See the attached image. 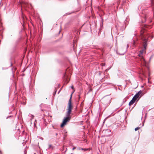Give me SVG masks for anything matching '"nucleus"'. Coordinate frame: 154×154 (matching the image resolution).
Returning a JSON list of instances; mask_svg holds the SVG:
<instances>
[{
	"label": "nucleus",
	"instance_id": "nucleus-11",
	"mask_svg": "<svg viewBox=\"0 0 154 154\" xmlns=\"http://www.w3.org/2000/svg\"><path fill=\"white\" fill-rule=\"evenodd\" d=\"M75 149V147H73V148L72 149V150H74Z\"/></svg>",
	"mask_w": 154,
	"mask_h": 154
},
{
	"label": "nucleus",
	"instance_id": "nucleus-5",
	"mask_svg": "<svg viewBox=\"0 0 154 154\" xmlns=\"http://www.w3.org/2000/svg\"><path fill=\"white\" fill-rule=\"evenodd\" d=\"M144 45H143V46H144V49H146V46H147V44H146V42H147V40L146 39H144Z\"/></svg>",
	"mask_w": 154,
	"mask_h": 154
},
{
	"label": "nucleus",
	"instance_id": "nucleus-15",
	"mask_svg": "<svg viewBox=\"0 0 154 154\" xmlns=\"http://www.w3.org/2000/svg\"><path fill=\"white\" fill-rule=\"evenodd\" d=\"M57 134H56V135H57Z\"/></svg>",
	"mask_w": 154,
	"mask_h": 154
},
{
	"label": "nucleus",
	"instance_id": "nucleus-12",
	"mask_svg": "<svg viewBox=\"0 0 154 154\" xmlns=\"http://www.w3.org/2000/svg\"><path fill=\"white\" fill-rule=\"evenodd\" d=\"M71 88H72V89H73V86H71Z\"/></svg>",
	"mask_w": 154,
	"mask_h": 154
},
{
	"label": "nucleus",
	"instance_id": "nucleus-6",
	"mask_svg": "<svg viewBox=\"0 0 154 154\" xmlns=\"http://www.w3.org/2000/svg\"><path fill=\"white\" fill-rule=\"evenodd\" d=\"M48 149H53V147L51 145L49 144Z\"/></svg>",
	"mask_w": 154,
	"mask_h": 154
},
{
	"label": "nucleus",
	"instance_id": "nucleus-10",
	"mask_svg": "<svg viewBox=\"0 0 154 154\" xmlns=\"http://www.w3.org/2000/svg\"><path fill=\"white\" fill-rule=\"evenodd\" d=\"M139 127H137V128H135V131H137V130H138V129H139Z\"/></svg>",
	"mask_w": 154,
	"mask_h": 154
},
{
	"label": "nucleus",
	"instance_id": "nucleus-1",
	"mask_svg": "<svg viewBox=\"0 0 154 154\" xmlns=\"http://www.w3.org/2000/svg\"><path fill=\"white\" fill-rule=\"evenodd\" d=\"M71 99H72V95L71 96L70 98L69 99L68 103V111L66 113V117L64 118L63 120L62 124L61 125V127L62 128L65 125H66L67 122H69L70 119V115L71 112V110L72 107V105L71 103Z\"/></svg>",
	"mask_w": 154,
	"mask_h": 154
},
{
	"label": "nucleus",
	"instance_id": "nucleus-14",
	"mask_svg": "<svg viewBox=\"0 0 154 154\" xmlns=\"http://www.w3.org/2000/svg\"><path fill=\"white\" fill-rule=\"evenodd\" d=\"M0 154H1V151H0Z\"/></svg>",
	"mask_w": 154,
	"mask_h": 154
},
{
	"label": "nucleus",
	"instance_id": "nucleus-8",
	"mask_svg": "<svg viewBox=\"0 0 154 154\" xmlns=\"http://www.w3.org/2000/svg\"><path fill=\"white\" fill-rule=\"evenodd\" d=\"M79 149L81 150H84V151H86L88 150V149H84V148H79Z\"/></svg>",
	"mask_w": 154,
	"mask_h": 154
},
{
	"label": "nucleus",
	"instance_id": "nucleus-4",
	"mask_svg": "<svg viewBox=\"0 0 154 154\" xmlns=\"http://www.w3.org/2000/svg\"><path fill=\"white\" fill-rule=\"evenodd\" d=\"M136 100L134 99L133 98L132 100L130 101V102L129 103V105H131L133 104L134 102Z\"/></svg>",
	"mask_w": 154,
	"mask_h": 154
},
{
	"label": "nucleus",
	"instance_id": "nucleus-2",
	"mask_svg": "<svg viewBox=\"0 0 154 154\" xmlns=\"http://www.w3.org/2000/svg\"><path fill=\"white\" fill-rule=\"evenodd\" d=\"M143 52V50L140 51V53L138 55L139 57L138 60L139 61H138V62L139 63L141 62L143 65H145L146 64V62L142 56Z\"/></svg>",
	"mask_w": 154,
	"mask_h": 154
},
{
	"label": "nucleus",
	"instance_id": "nucleus-9",
	"mask_svg": "<svg viewBox=\"0 0 154 154\" xmlns=\"http://www.w3.org/2000/svg\"><path fill=\"white\" fill-rule=\"evenodd\" d=\"M101 65L102 66H104L105 65V63H102L101 64Z\"/></svg>",
	"mask_w": 154,
	"mask_h": 154
},
{
	"label": "nucleus",
	"instance_id": "nucleus-7",
	"mask_svg": "<svg viewBox=\"0 0 154 154\" xmlns=\"http://www.w3.org/2000/svg\"><path fill=\"white\" fill-rule=\"evenodd\" d=\"M126 50H124L122 52V53H119V54L120 55H124V54H125V53L126 52Z\"/></svg>",
	"mask_w": 154,
	"mask_h": 154
},
{
	"label": "nucleus",
	"instance_id": "nucleus-3",
	"mask_svg": "<svg viewBox=\"0 0 154 154\" xmlns=\"http://www.w3.org/2000/svg\"><path fill=\"white\" fill-rule=\"evenodd\" d=\"M142 91L140 90V91L133 97L136 100L137 98L140 97V98L141 96L142 95Z\"/></svg>",
	"mask_w": 154,
	"mask_h": 154
},
{
	"label": "nucleus",
	"instance_id": "nucleus-16",
	"mask_svg": "<svg viewBox=\"0 0 154 154\" xmlns=\"http://www.w3.org/2000/svg\"><path fill=\"white\" fill-rule=\"evenodd\" d=\"M11 66H12V63H11Z\"/></svg>",
	"mask_w": 154,
	"mask_h": 154
},
{
	"label": "nucleus",
	"instance_id": "nucleus-13",
	"mask_svg": "<svg viewBox=\"0 0 154 154\" xmlns=\"http://www.w3.org/2000/svg\"><path fill=\"white\" fill-rule=\"evenodd\" d=\"M32 118H33L34 117V116H33L32 115Z\"/></svg>",
	"mask_w": 154,
	"mask_h": 154
}]
</instances>
